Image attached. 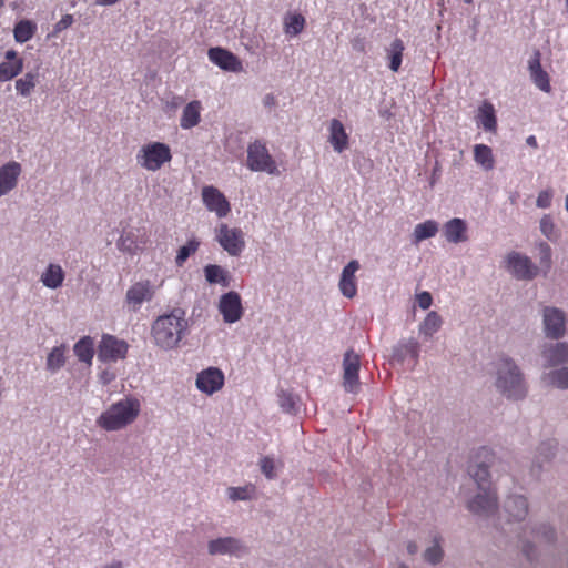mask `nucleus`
I'll use <instances>...</instances> for the list:
<instances>
[{
    "label": "nucleus",
    "instance_id": "56",
    "mask_svg": "<svg viewBox=\"0 0 568 568\" xmlns=\"http://www.w3.org/2000/svg\"><path fill=\"white\" fill-rule=\"evenodd\" d=\"M566 210L568 212V194H567V197H566Z\"/></svg>",
    "mask_w": 568,
    "mask_h": 568
},
{
    "label": "nucleus",
    "instance_id": "35",
    "mask_svg": "<svg viewBox=\"0 0 568 568\" xmlns=\"http://www.w3.org/2000/svg\"><path fill=\"white\" fill-rule=\"evenodd\" d=\"M437 232H438V224L435 221L428 220L423 223H419L415 226V230L413 233L414 242L419 243L423 240L433 237L436 235Z\"/></svg>",
    "mask_w": 568,
    "mask_h": 568
},
{
    "label": "nucleus",
    "instance_id": "42",
    "mask_svg": "<svg viewBox=\"0 0 568 568\" xmlns=\"http://www.w3.org/2000/svg\"><path fill=\"white\" fill-rule=\"evenodd\" d=\"M549 385L561 389L568 388V367L554 371L544 378Z\"/></svg>",
    "mask_w": 568,
    "mask_h": 568
},
{
    "label": "nucleus",
    "instance_id": "5",
    "mask_svg": "<svg viewBox=\"0 0 568 568\" xmlns=\"http://www.w3.org/2000/svg\"><path fill=\"white\" fill-rule=\"evenodd\" d=\"M172 159L171 149L162 142H151L143 145L136 154L138 163L148 171H158Z\"/></svg>",
    "mask_w": 568,
    "mask_h": 568
},
{
    "label": "nucleus",
    "instance_id": "3",
    "mask_svg": "<svg viewBox=\"0 0 568 568\" xmlns=\"http://www.w3.org/2000/svg\"><path fill=\"white\" fill-rule=\"evenodd\" d=\"M497 389L508 399H521L527 394V385L519 367L511 358L501 357L496 363Z\"/></svg>",
    "mask_w": 568,
    "mask_h": 568
},
{
    "label": "nucleus",
    "instance_id": "49",
    "mask_svg": "<svg viewBox=\"0 0 568 568\" xmlns=\"http://www.w3.org/2000/svg\"><path fill=\"white\" fill-rule=\"evenodd\" d=\"M73 23V16L72 14H64L62 18L55 23L54 26V32L59 33L69 27H71Z\"/></svg>",
    "mask_w": 568,
    "mask_h": 568
},
{
    "label": "nucleus",
    "instance_id": "14",
    "mask_svg": "<svg viewBox=\"0 0 568 568\" xmlns=\"http://www.w3.org/2000/svg\"><path fill=\"white\" fill-rule=\"evenodd\" d=\"M219 310L226 323H235L243 315L241 297L236 292H229L221 296Z\"/></svg>",
    "mask_w": 568,
    "mask_h": 568
},
{
    "label": "nucleus",
    "instance_id": "6",
    "mask_svg": "<svg viewBox=\"0 0 568 568\" xmlns=\"http://www.w3.org/2000/svg\"><path fill=\"white\" fill-rule=\"evenodd\" d=\"M247 168L254 172L277 174V165L264 142L256 140L247 146Z\"/></svg>",
    "mask_w": 568,
    "mask_h": 568
},
{
    "label": "nucleus",
    "instance_id": "7",
    "mask_svg": "<svg viewBox=\"0 0 568 568\" xmlns=\"http://www.w3.org/2000/svg\"><path fill=\"white\" fill-rule=\"evenodd\" d=\"M359 355L348 349L343 358V386L348 393H356L359 388Z\"/></svg>",
    "mask_w": 568,
    "mask_h": 568
},
{
    "label": "nucleus",
    "instance_id": "29",
    "mask_svg": "<svg viewBox=\"0 0 568 568\" xmlns=\"http://www.w3.org/2000/svg\"><path fill=\"white\" fill-rule=\"evenodd\" d=\"M474 160L486 171H490L495 166L493 150L486 144H476L474 146Z\"/></svg>",
    "mask_w": 568,
    "mask_h": 568
},
{
    "label": "nucleus",
    "instance_id": "21",
    "mask_svg": "<svg viewBox=\"0 0 568 568\" xmlns=\"http://www.w3.org/2000/svg\"><path fill=\"white\" fill-rule=\"evenodd\" d=\"M348 134L346 133L343 123L337 119H333L329 124L328 138L333 149L336 152L342 153L348 148Z\"/></svg>",
    "mask_w": 568,
    "mask_h": 568
},
{
    "label": "nucleus",
    "instance_id": "44",
    "mask_svg": "<svg viewBox=\"0 0 568 568\" xmlns=\"http://www.w3.org/2000/svg\"><path fill=\"white\" fill-rule=\"evenodd\" d=\"M540 231L550 241L557 239L556 226L550 215H545L540 220Z\"/></svg>",
    "mask_w": 568,
    "mask_h": 568
},
{
    "label": "nucleus",
    "instance_id": "16",
    "mask_svg": "<svg viewBox=\"0 0 568 568\" xmlns=\"http://www.w3.org/2000/svg\"><path fill=\"white\" fill-rule=\"evenodd\" d=\"M146 242L148 236L144 230L135 229L123 231L118 241V248L129 254H135Z\"/></svg>",
    "mask_w": 568,
    "mask_h": 568
},
{
    "label": "nucleus",
    "instance_id": "39",
    "mask_svg": "<svg viewBox=\"0 0 568 568\" xmlns=\"http://www.w3.org/2000/svg\"><path fill=\"white\" fill-rule=\"evenodd\" d=\"M65 346H55L52 348L47 358V368L51 372L60 369L65 363Z\"/></svg>",
    "mask_w": 568,
    "mask_h": 568
},
{
    "label": "nucleus",
    "instance_id": "48",
    "mask_svg": "<svg viewBox=\"0 0 568 568\" xmlns=\"http://www.w3.org/2000/svg\"><path fill=\"white\" fill-rule=\"evenodd\" d=\"M416 301L422 310H427L433 303V297L429 292L424 291L416 295Z\"/></svg>",
    "mask_w": 568,
    "mask_h": 568
},
{
    "label": "nucleus",
    "instance_id": "40",
    "mask_svg": "<svg viewBox=\"0 0 568 568\" xmlns=\"http://www.w3.org/2000/svg\"><path fill=\"white\" fill-rule=\"evenodd\" d=\"M200 246V242L196 239H191L187 243L181 246L178 251L175 263L178 266H183L186 260L194 254Z\"/></svg>",
    "mask_w": 568,
    "mask_h": 568
},
{
    "label": "nucleus",
    "instance_id": "10",
    "mask_svg": "<svg viewBox=\"0 0 568 568\" xmlns=\"http://www.w3.org/2000/svg\"><path fill=\"white\" fill-rule=\"evenodd\" d=\"M207 55L212 63L224 71L235 73L243 71L242 61L234 53L226 49L220 47L211 48L207 52Z\"/></svg>",
    "mask_w": 568,
    "mask_h": 568
},
{
    "label": "nucleus",
    "instance_id": "30",
    "mask_svg": "<svg viewBox=\"0 0 568 568\" xmlns=\"http://www.w3.org/2000/svg\"><path fill=\"white\" fill-rule=\"evenodd\" d=\"M479 124L485 131L495 132L497 129V119L495 114L494 105L489 102H485L478 112Z\"/></svg>",
    "mask_w": 568,
    "mask_h": 568
},
{
    "label": "nucleus",
    "instance_id": "8",
    "mask_svg": "<svg viewBox=\"0 0 568 568\" xmlns=\"http://www.w3.org/2000/svg\"><path fill=\"white\" fill-rule=\"evenodd\" d=\"M128 344L112 335H103L98 347V358L102 362H115L126 356Z\"/></svg>",
    "mask_w": 568,
    "mask_h": 568
},
{
    "label": "nucleus",
    "instance_id": "22",
    "mask_svg": "<svg viewBox=\"0 0 568 568\" xmlns=\"http://www.w3.org/2000/svg\"><path fill=\"white\" fill-rule=\"evenodd\" d=\"M466 222L459 217L449 220L444 225V235L450 243H459L467 241Z\"/></svg>",
    "mask_w": 568,
    "mask_h": 568
},
{
    "label": "nucleus",
    "instance_id": "37",
    "mask_svg": "<svg viewBox=\"0 0 568 568\" xmlns=\"http://www.w3.org/2000/svg\"><path fill=\"white\" fill-rule=\"evenodd\" d=\"M38 83L37 72H27L16 81V90L22 97H29Z\"/></svg>",
    "mask_w": 568,
    "mask_h": 568
},
{
    "label": "nucleus",
    "instance_id": "58",
    "mask_svg": "<svg viewBox=\"0 0 568 568\" xmlns=\"http://www.w3.org/2000/svg\"><path fill=\"white\" fill-rule=\"evenodd\" d=\"M525 552H526L527 557L530 558V554H529L528 549H525Z\"/></svg>",
    "mask_w": 568,
    "mask_h": 568
},
{
    "label": "nucleus",
    "instance_id": "12",
    "mask_svg": "<svg viewBox=\"0 0 568 568\" xmlns=\"http://www.w3.org/2000/svg\"><path fill=\"white\" fill-rule=\"evenodd\" d=\"M224 385V374L216 367H209L197 374L196 387L207 395L220 390Z\"/></svg>",
    "mask_w": 568,
    "mask_h": 568
},
{
    "label": "nucleus",
    "instance_id": "34",
    "mask_svg": "<svg viewBox=\"0 0 568 568\" xmlns=\"http://www.w3.org/2000/svg\"><path fill=\"white\" fill-rule=\"evenodd\" d=\"M74 354L77 357L87 364H91L94 349H93V339L90 336L82 337L73 347Z\"/></svg>",
    "mask_w": 568,
    "mask_h": 568
},
{
    "label": "nucleus",
    "instance_id": "28",
    "mask_svg": "<svg viewBox=\"0 0 568 568\" xmlns=\"http://www.w3.org/2000/svg\"><path fill=\"white\" fill-rule=\"evenodd\" d=\"M64 280V272L58 264H49L47 270L41 275V281L44 286L49 288H58L62 285Z\"/></svg>",
    "mask_w": 568,
    "mask_h": 568
},
{
    "label": "nucleus",
    "instance_id": "54",
    "mask_svg": "<svg viewBox=\"0 0 568 568\" xmlns=\"http://www.w3.org/2000/svg\"><path fill=\"white\" fill-rule=\"evenodd\" d=\"M407 548H408V552L412 555L417 551V545L415 542H410Z\"/></svg>",
    "mask_w": 568,
    "mask_h": 568
},
{
    "label": "nucleus",
    "instance_id": "9",
    "mask_svg": "<svg viewBox=\"0 0 568 568\" xmlns=\"http://www.w3.org/2000/svg\"><path fill=\"white\" fill-rule=\"evenodd\" d=\"M216 240L232 256L240 255L245 245L242 231L240 229H230L226 224H221L217 229Z\"/></svg>",
    "mask_w": 568,
    "mask_h": 568
},
{
    "label": "nucleus",
    "instance_id": "2",
    "mask_svg": "<svg viewBox=\"0 0 568 568\" xmlns=\"http://www.w3.org/2000/svg\"><path fill=\"white\" fill-rule=\"evenodd\" d=\"M185 312L174 308L168 314L159 316L152 324L151 334L154 343L163 349H173L179 346L187 331Z\"/></svg>",
    "mask_w": 568,
    "mask_h": 568
},
{
    "label": "nucleus",
    "instance_id": "19",
    "mask_svg": "<svg viewBox=\"0 0 568 568\" xmlns=\"http://www.w3.org/2000/svg\"><path fill=\"white\" fill-rule=\"evenodd\" d=\"M7 61L0 63V82L14 79L23 70V59L16 50H8L4 54Z\"/></svg>",
    "mask_w": 568,
    "mask_h": 568
},
{
    "label": "nucleus",
    "instance_id": "51",
    "mask_svg": "<svg viewBox=\"0 0 568 568\" xmlns=\"http://www.w3.org/2000/svg\"><path fill=\"white\" fill-rule=\"evenodd\" d=\"M526 143L534 148V149H537L538 148V143H537V139L535 135H529L527 139H526Z\"/></svg>",
    "mask_w": 568,
    "mask_h": 568
},
{
    "label": "nucleus",
    "instance_id": "31",
    "mask_svg": "<svg viewBox=\"0 0 568 568\" xmlns=\"http://www.w3.org/2000/svg\"><path fill=\"white\" fill-rule=\"evenodd\" d=\"M283 24L287 36L296 37L304 30L306 20L301 13H287Z\"/></svg>",
    "mask_w": 568,
    "mask_h": 568
},
{
    "label": "nucleus",
    "instance_id": "26",
    "mask_svg": "<svg viewBox=\"0 0 568 568\" xmlns=\"http://www.w3.org/2000/svg\"><path fill=\"white\" fill-rule=\"evenodd\" d=\"M201 120V102L197 100L189 102L182 112L180 125L182 129H192Z\"/></svg>",
    "mask_w": 568,
    "mask_h": 568
},
{
    "label": "nucleus",
    "instance_id": "41",
    "mask_svg": "<svg viewBox=\"0 0 568 568\" xmlns=\"http://www.w3.org/2000/svg\"><path fill=\"white\" fill-rule=\"evenodd\" d=\"M419 353V344L412 339L407 343L400 344L396 349V355L400 359H405L406 357H409L414 363L417 362Z\"/></svg>",
    "mask_w": 568,
    "mask_h": 568
},
{
    "label": "nucleus",
    "instance_id": "53",
    "mask_svg": "<svg viewBox=\"0 0 568 568\" xmlns=\"http://www.w3.org/2000/svg\"><path fill=\"white\" fill-rule=\"evenodd\" d=\"M544 536H545V539H546L547 541H551V540H552V538H554V530H552V529H550V528H549V529H545V531H544Z\"/></svg>",
    "mask_w": 568,
    "mask_h": 568
},
{
    "label": "nucleus",
    "instance_id": "43",
    "mask_svg": "<svg viewBox=\"0 0 568 568\" xmlns=\"http://www.w3.org/2000/svg\"><path fill=\"white\" fill-rule=\"evenodd\" d=\"M254 493L253 486L245 487H231L229 488V497L232 500H246L252 497Z\"/></svg>",
    "mask_w": 568,
    "mask_h": 568
},
{
    "label": "nucleus",
    "instance_id": "55",
    "mask_svg": "<svg viewBox=\"0 0 568 568\" xmlns=\"http://www.w3.org/2000/svg\"><path fill=\"white\" fill-rule=\"evenodd\" d=\"M104 568H122V564L120 561L113 562Z\"/></svg>",
    "mask_w": 568,
    "mask_h": 568
},
{
    "label": "nucleus",
    "instance_id": "24",
    "mask_svg": "<svg viewBox=\"0 0 568 568\" xmlns=\"http://www.w3.org/2000/svg\"><path fill=\"white\" fill-rule=\"evenodd\" d=\"M542 355L548 366H557L568 363V345L566 343H557L545 347Z\"/></svg>",
    "mask_w": 568,
    "mask_h": 568
},
{
    "label": "nucleus",
    "instance_id": "17",
    "mask_svg": "<svg viewBox=\"0 0 568 568\" xmlns=\"http://www.w3.org/2000/svg\"><path fill=\"white\" fill-rule=\"evenodd\" d=\"M154 296V288L151 285L150 281H140L134 283L126 291V303L133 307V310H138L143 302H149Z\"/></svg>",
    "mask_w": 568,
    "mask_h": 568
},
{
    "label": "nucleus",
    "instance_id": "33",
    "mask_svg": "<svg viewBox=\"0 0 568 568\" xmlns=\"http://www.w3.org/2000/svg\"><path fill=\"white\" fill-rule=\"evenodd\" d=\"M405 50L402 39L396 38L387 49V57L389 59V69L397 72L400 68L403 60V52Z\"/></svg>",
    "mask_w": 568,
    "mask_h": 568
},
{
    "label": "nucleus",
    "instance_id": "32",
    "mask_svg": "<svg viewBox=\"0 0 568 568\" xmlns=\"http://www.w3.org/2000/svg\"><path fill=\"white\" fill-rule=\"evenodd\" d=\"M37 31V24L31 20H20L13 29L14 40L19 43H24L33 38Z\"/></svg>",
    "mask_w": 568,
    "mask_h": 568
},
{
    "label": "nucleus",
    "instance_id": "13",
    "mask_svg": "<svg viewBox=\"0 0 568 568\" xmlns=\"http://www.w3.org/2000/svg\"><path fill=\"white\" fill-rule=\"evenodd\" d=\"M507 268L520 280H530L537 275V267L531 264V261L517 252L508 254Z\"/></svg>",
    "mask_w": 568,
    "mask_h": 568
},
{
    "label": "nucleus",
    "instance_id": "1",
    "mask_svg": "<svg viewBox=\"0 0 568 568\" xmlns=\"http://www.w3.org/2000/svg\"><path fill=\"white\" fill-rule=\"evenodd\" d=\"M494 453L487 447H481L474 456L471 464L468 467L469 475L477 484L479 493L468 503V509L479 516L493 515L498 507L497 495L491 489L489 481V471Z\"/></svg>",
    "mask_w": 568,
    "mask_h": 568
},
{
    "label": "nucleus",
    "instance_id": "45",
    "mask_svg": "<svg viewBox=\"0 0 568 568\" xmlns=\"http://www.w3.org/2000/svg\"><path fill=\"white\" fill-rule=\"evenodd\" d=\"M424 558L427 562L433 564V565H435L442 560L443 550L439 546L438 539H435L434 546L426 549V551L424 552Z\"/></svg>",
    "mask_w": 568,
    "mask_h": 568
},
{
    "label": "nucleus",
    "instance_id": "47",
    "mask_svg": "<svg viewBox=\"0 0 568 568\" xmlns=\"http://www.w3.org/2000/svg\"><path fill=\"white\" fill-rule=\"evenodd\" d=\"M539 252H540V263L542 266H545L547 270L550 268L551 263V248L550 246L542 242L539 244Z\"/></svg>",
    "mask_w": 568,
    "mask_h": 568
},
{
    "label": "nucleus",
    "instance_id": "23",
    "mask_svg": "<svg viewBox=\"0 0 568 568\" xmlns=\"http://www.w3.org/2000/svg\"><path fill=\"white\" fill-rule=\"evenodd\" d=\"M240 541L232 537L217 538L209 542V552L211 555L235 554L242 550Z\"/></svg>",
    "mask_w": 568,
    "mask_h": 568
},
{
    "label": "nucleus",
    "instance_id": "18",
    "mask_svg": "<svg viewBox=\"0 0 568 568\" xmlns=\"http://www.w3.org/2000/svg\"><path fill=\"white\" fill-rule=\"evenodd\" d=\"M359 267V262L352 260L342 271L338 287L341 293L347 298H353L357 294L355 273Z\"/></svg>",
    "mask_w": 568,
    "mask_h": 568
},
{
    "label": "nucleus",
    "instance_id": "27",
    "mask_svg": "<svg viewBox=\"0 0 568 568\" xmlns=\"http://www.w3.org/2000/svg\"><path fill=\"white\" fill-rule=\"evenodd\" d=\"M505 508L514 520L525 519L528 513L527 499L524 496H514L506 500Z\"/></svg>",
    "mask_w": 568,
    "mask_h": 568
},
{
    "label": "nucleus",
    "instance_id": "25",
    "mask_svg": "<svg viewBox=\"0 0 568 568\" xmlns=\"http://www.w3.org/2000/svg\"><path fill=\"white\" fill-rule=\"evenodd\" d=\"M530 75L534 83L544 92L551 91L549 75L542 70L538 54L529 63Z\"/></svg>",
    "mask_w": 568,
    "mask_h": 568
},
{
    "label": "nucleus",
    "instance_id": "20",
    "mask_svg": "<svg viewBox=\"0 0 568 568\" xmlns=\"http://www.w3.org/2000/svg\"><path fill=\"white\" fill-rule=\"evenodd\" d=\"M20 173L21 165L16 161H11L0 168V196L6 195L16 187Z\"/></svg>",
    "mask_w": 568,
    "mask_h": 568
},
{
    "label": "nucleus",
    "instance_id": "57",
    "mask_svg": "<svg viewBox=\"0 0 568 568\" xmlns=\"http://www.w3.org/2000/svg\"><path fill=\"white\" fill-rule=\"evenodd\" d=\"M4 6V0H0V8Z\"/></svg>",
    "mask_w": 568,
    "mask_h": 568
},
{
    "label": "nucleus",
    "instance_id": "46",
    "mask_svg": "<svg viewBox=\"0 0 568 568\" xmlns=\"http://www.w3.org/2000/svg\"><path fill=\"white\" fill-rule=\"evenodd\" d=\"M261 470L262 473L268 478L272 479L275 477V464L273 458L271 457H263L261 459Z\"/></svg>",
    "mask_w": 568,
    "mask_h": 568
},
{
    "label": "nucleus",
    "instance_id": "50",
    "mask_svg": "<svg viewBox=\"0 0 568 568\" xmlns=\"http://www.w3.org/2000/svg\"><path fill=\"white\" fill-rule=\"evenodd\" d=\"M551 199H552V194L550 191H541L539 194H538V197H537V206L538 207H541V209H547L550 206L551 204Z\"/></svg>",
    "mask_w": 568,
    "mask_h": 568
},
{
    "label": "nucleus",
    "instance_id": "11",
    "mask_svg": "<svg viewBox=\"0 0 568 568\" xmlns=\"http://www.w3.org/2000/svg\"><path fill=\"white\" fill-rule=\"evenodd\" d=\"M202 200L207 210L215 212L219 217L226 216L231 206L226 197L214 186H204L202 189Z\"/></svg>",
    "mask_w": 568,
    "mask_h": 568
},
{
    "label": "nucleus",
    "instance_id": "4",
    "mask_svg": "<svg viewBox=\"0 0 568 568\" xmlns=\"http://www.w3.org/2000/svg\"><path fill=\"white\" fill-rule=\"evenodd\" d=\"M141 405L136 398L126 397L112 404L97 419L104 430H119L132 424L140 414Z\"/></svg>",
    "mask_w": 568,
    "mask_h": 568
},
{
    "label": "nucleus",
    "instance_id": "36",
    "mask_svg": "<svg viewBox=\"0 0 568 568\" xmlns=\"http://www.w3.org/2000/svg\"><path fill=\"white\" fill-rule=\"evenodd\" d=\"M442 317L434 311L429 312L419 326V333L426 337H432L442 326Z\"/></svg>",
    "mask_w": 568,
    "mask_h": 568
},
{
    "label": "nucleus",
    "instance_id": "38",
    "mask_svg": "<svg viewBox=\"0 0 568 568\" xmlns=\"http://www.w3.org/2000/svg\"><path fill=\"white\" fill-rule=\"evenodd\" d=\"M205 278L210 284L220 283L224 286L229 285V275L225 270L219 265L210 264L204 268Z\"/></svg>",
    "mask_w": 568,
    "mask_h": 568
},
{
    "label": "nucleus",
    "instance_id": "59",
    "mask_svg": "<svg viewBox=\"0 0 568 568\" xmlns=\"http://www.w3.org/2000/svg\"><path fill=\"white\" fill-rule=\"evenodd\" d=\"M466 3H471L473 0H464Z\"/></svg>",
    "mask_w": 568,
    "mask_h": 568
},
{
    "label": "nucleus",
    "instance_id": "52",
    "mask_svg": "<svg viewBox=\"0 0 568 568\" xmlns=\"http://www.w3.org/2000/svg\"><path fill=\"white\" fill-rule=\"evenodd\" d=\"M120 0H95V3L99 4V6H113L115 4L116 2H119Z\"/></svg>",
    "mask_w": 568,
    "mask_h": 568
},
{
    "label": "nucleus",
    "instance_id": "15",
    "mask_svg": "<svg viewBox=\"0 0 568 568\" xmlns=\"http://www.w3.org/2000/svg\"><path fill=\"white\" fill-rule=\"evenodd\" d=\"M544 324L546 335L557 339L565 333V314L558 308L546 307L544 310Z\"/></svg>",
    "mask_w": 568,
    "mask_h": 568
}]
</instances>
